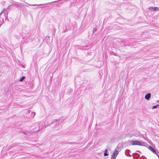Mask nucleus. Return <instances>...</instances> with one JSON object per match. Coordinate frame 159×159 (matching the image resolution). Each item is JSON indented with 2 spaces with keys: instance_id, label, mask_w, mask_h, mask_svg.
I'll list each match as a JSON object with an SVG mask.
<instances>
[{
  "instance_id": "obj_6",
  "label": "nucleus",
  "mask_w": 159,
  "mask_h": 159,
  "mask_svg": "<svg viewBox=\"0 0 159 159\" xmlns=\"http://www.w3.org/2000/svg\"><path fill=\"white\" fill-rule=\"evenodd\" d=\"M159 106V105L158 104H157L156 105V106H153L152 107V109H155L157 107Z\"/></svg>"
},
{
  "instance_id": "obj_8",
  "label": "nucleus",
  "mask_w": 159,
  "mask_h": 159,
  "mask_svg": "<svg viewBox=\"0 0 159 159\" xmlns=\"http://www.w3.org/2000/svg\"><path fill=\"white\" fill-rule=\"evenodd\" d=\"M97 30V29L96 28H94L93 29V32L94 33Z\"/></svg>"
},
{
  "instance_id": "obj_3",
  "label": "nucleus",
  "mask_w": 159,
  "mask_h": 159,
  "mask_svg": "<svg viewBox=\"0 0 159 159\" xmlns=\"http://www.w3.org/2000/svg\"><path fill=\"white\" fill-rule=\"evenodd\" d=\"M148 9L151 11H158L159 10V7H149Z\"/></svg>"
},
{
  "instance_id": "obj_9",
  "label": "nucleus",
  "mask_w": 159,
  "mask_h": 159,
  "mask_svg": "<svg viewBox=\"0 0 159 159\" xmlns=\"http://www.w3.org/2000/svg\"><path fill=\"white\" fill-rule=\"evenodd\" d=\"M104 156H106L108 155V154L107 152H105L104 154Z\"/></svg>"
},
{
  "instance_id": "obj_4",
  "label": "nucleus",
  "mask_w": 159,
  "mask_h": 159,
  "mask_svg": "<svg viewBox=\"0 0 159 159\" xmlns=\"http://www.w3.org/2000/svg\"><path fill=\"white\" fill-rule=\"evenodd\" d=\"M151 97V94L150 93H148L146 94L145 96V98L147 100H149Z\"/></svg>"
},
{
  "instance_id": "obj_1",
  "label": "nucleus",
  "mask_w": 159,
  "mask_h": 159,
  "mask_svg": "<svg viewBox=\"0 0 159 159\" xmlns=\"http://www.w3.org/2000/svg\"><path fill=\"white\" fill-rule=\"evenodd\" d=\"M130 143L133 145L143 146L144 143L143 142H142L137 140H132L130 141Z\"/></svg>"
},
{
  "instance_id": "obj_5",
  "label": "nucleus",
  "mask_w": 159,
  "mask_h": 159,
  "mask_svg": "<svg viewBox=\"0 0 159 159\" xmlns=\"http://www.w3.org/2000/svg\"><path fill=\"white\" fill-rule=\"evenodd\" d=\"M132 136H135L136 137H139L140 136V134L138 133H135L133 134L132 135L131 137H132Z\"/></svg>"
},
{
  "instance_id": "obj_10",
  "label": "nucleus",
  "mask_w": 159,
  "mask_h": 159,
  "mask_svg": "<svg viewBox=\"0 0 159 159\" xmlns=\"http://www.w3.org/2000/svg\"><path fill=\"white\" fill-rule=\"evenodd\" d=\"M32 115L34 116L35 114V113L34 112L32 113Z\"/></svg>"
},
{
  "instance_id": "obj_11",
  "label": "nucleus",
  "mask_w": 159,
  "mask_h": 159,
  "mask_svg": "<svg viewBox=\"0 0 159 159\" xmlns=\"http://www.w3.org/2000/svg\"><path fill=\"white\" fill-rule=\"evenodd\" d=\"M107 150L106 149L105 151V152H107Z\"/></svg>"
},
{
  "instance_id": "obj_7",
  "label": "nucleus",
  "mask_w": 159,
  "mask_h": 159,
  "mask_svg": "<svg viewBox=\"0 0 159 159\" xmlns=\"http://www.w3.org/2000/svg\"><path fill=\"white\" fill-rule=\"evenodd\" d=\"M25 78V77L24 76H22L20 80V81H22Z\"/></svg>"
},
{
  "instance_id": "obj_2",
  "label": "nucleus",
  "mask_w": 159,
  "mask_h": 159,
  "mask_svg": "<svg viewBox=\"0 0 159 159\" xmlns=\"http://www.w3.org/2000/svg\"><path fill=\"white\" fill-rule=\"evenodd\" d=\"M118 153V152L117 150H115L112 154L111 157V159H115Z\"/></svg>"
}]
</instances>
